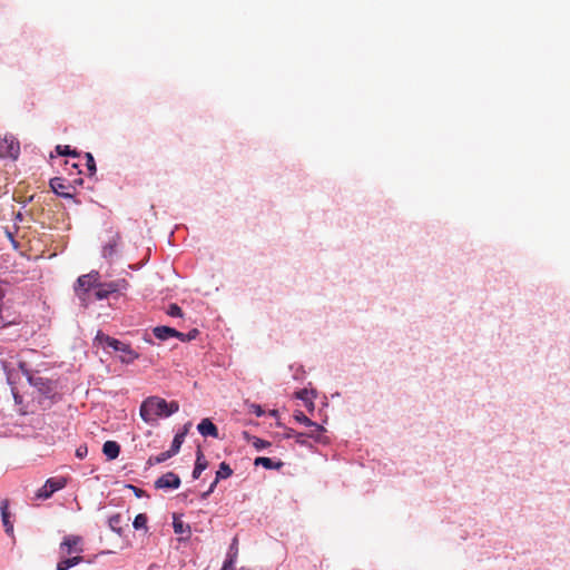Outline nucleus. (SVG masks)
<instances>
[{
    "instance_id": "nucleus-1",
    "label": "nucleus",
    "mask_w": 570,
    "mask_h": 570,
    "mask_svg": "<svg viewBox=\"0 0 570 570\" xmlns=\"http://www.w3.org/2000/svg\"><path fill=\"white\" fill-rule=\"evenodd\" d=\"M178 410L177 401L167 402L159 396H149L140 405V416L146 423H150L158 416H170Z\"/></svg>"
},
{
    "instance_id": "nucleus-2",
    "label": "nucleus",
    "mask_w": 570,
    "mask_h": 570,
    "mask_svg": "<svg viewBox=\"0 0 570 570\" xmlns=\"http://www.w3.org/2000/svg\"><path fill=\"white\" fill-rule=\"evenodd\" d=\"M95 341L104 346L111 347L114 351L120 352V361L122 363L130 364L139 357V354L134 351L129 344L106 335L101 331H98Z\"/></svg>"
},
{
    "instance_id": "nucleus-3",
    "label": "nucleus",
    "mask_w": 570,
    "mask_h": 570,
    "mask_svg": "<svg viewBox=\"0 0 570 570\" xmlns=\"http://www.w3.org/2000/svg\"><path fill=\"white\" fill-rule=\"evenodd\" d=\"M99 281L100 274L96 271L78 277L75 285V293L82 303H87L90 289H96Z\"/></svg>"
},
{
    "instance_id": "nucleus-4",
    "label": "nucleus",
    "mask_w": 570,
    "mask_h": 570,
    "mask_svg": "<svg viewBox=\"0 0 570 570\" xmlns=\"http://www.w3.org/2000/svg\"><path fill=\"white\" fill-rule=\"evenodd\" d=\"M128 286V283L125 279L108 282V283H101L98 282V285L96 286V289L94 292V297L97 301L106 299L111 294L118 293L120 291L126 289Z\"/></svg>"
},
{
    "instance_id": "nucleus-5",
    "label": "nucleus",
    "mask_w": 570,
    "mask_h": 570,
    "mask_svg": "<svg viewBox=\"0 0 570 570\" xmlns=\"http://www.w3.org/2000/svg\"><path fill=\"white\" fill-rule=\"evenodd\" d=\"M20 154V144L11 135L0 137V158L17 159Z\"/></svg>"
},
{
    "instance_id": "nucleus-6",
    "label": "nucleus",
    "mask_w": 570,
    "mask_h": 570,
    "mask_svg": "<svg viewBox=\"0 0 570 570\" xmlns=\"http://www.w3.org/2000/svg\"><path fill=\"white\" fill-rule=\"evenodd\" d=\"M66 483V479L63 478H50L37 491L36 497L43 500L49 499L56 491L63 489Z\"/></svg>"
},
{
    "instance_id": "nucleus-7",
    "label": "nucleus",
    "mask_w": 570,
    "mask_h": 570,
    "mask_svg": "<svg viewBox=\"0 0 570 570\" xmlns=\"http://www.w3.org/2000/svg\"><path fill=\"white\" fill-rule=\"evenodd\" d=\"M59 550L62 556L81 553L83 551L82 538L75 534L66 535L59 546Z\"/></svg>"
},
{
    "instance_id": "nucleus-8",
    "label": "nucleus",
    "mask_w": 570,
    "mask_h": 570,
    "mask_svg": "<svg viewBox=\"0 0 570 570\" xmlns=\"http://www.w3.org/2000/svg\"><path fill=\"white\" fill-rule=\"evenodd\" d=\"M180 478L174 472H167L155 481L156 489H178Z\"/></svg>"
},
{
    "instance_id": "nucleus-9",
    "label": "nucleus",
    "mask_w": 570,
    "mask_h": 570,
    "mask_svg": "<svg viewBox=\"0 0 570 570\" xmlns=\"http://www.w3.org/2000/svg\"><path fill=\"white\" fill-rule=\"evenodd\" d=\"M1 520L7 534H13V523L10 521L9 501L2 500L0 505Z\"/></svg>"
},
{
    "instance_id": "nucleus-10",
    "label": "nucleus",
    "mask_w": 570,
    "mask_h": 570,
    "mask_svg": "<svg viewBox=\"0 0 570 570\" xmlns=\"http://www.w3.org/2000/svg\"><path fill=\"white\" fill-rule=\"evenodd\" d=\"M154 335L160 340L166 341L170 337H183V333L169 326H156L154 330Z\"/></svg>"
},
{
    "instance_id": "nucleus-11",
    "label": "nucleus",
    "mask_w": 570,
    "mask_h": 570,
    "mask_svg": "<svg viewBox=\"0 0 570 570\" xmlns=\"http://www.w3.org/2000/svg\"><path fill=\"white\" fill-rule=\"evenodd\" d=\"M197 429L203 436L218 438V429L209 419L202 420Z\"/></svg>"
},
{
    "instance_id": "nucleus-12",
    "label": "nucleus",
    "mask_w": 570,
    "mask_h": 570,
    "mask_svg": "<svg viewBox=\"0 0 570 570\" xmlns=\"http://www.w3.org/2000/svg\"><path fill=\"white\" fill-rule=\"evenodd\" d=\"M102 453L108 460H115L120 453V446L116 441H106L102 445Z\"/></svg>"
},
{
    "instance_id": "nucleus-13",
    "label": "nucleus",
    "mask_w": 570,
    "mask_h": 570,
    "mask_svg": "<svg viewBox=\"0 0 570 570\" xmlns=\"http://www.w3.org/2000/svg\"><path fill=\"white\" fill-rule=\"evenodd\" d=\"M51 189L59 196L70 197L71 195L67 191V186L65 185V180L60 177H55L50 179Z\"/></svg>"
},
{
    "instance_id": "nucleus-14",
    "label": "nucleus",
    "mask_w": 570,
    "mask_h": 570,
    "mask_svg": "<svg viewBox=\"0 0 570 570\" xmlns=\"http://www.w3.org/2000/svg\"><path fill=\"white\" fill-rule=\"evenodd\" d=\"M206 468H207V462L204 458V454H203L202 450H198L195 468L193 471V479H195V480L198 479Z\"/></svg>"
},
{
    "instance_id": "nucleus-15",
    "label": "nucleus",
    "mask_w": 570,
    "mask_h": 570,
    "mask_svg": "<svg viewBox=\"0 0 570 570\" xmlns=\"http://www.w3.org/2000/svg\"><path fill=\"white\" fill-rule=\"evenodd\" d=\"M254 464L256 466L262 465V466H264L265 469H268V470H273V469L278 470V469H281L283 466V462L279 461V462L275 463L272 459L266 458V456H258V458H256L255 461H254Z\"/></svg>"
},
{
    "instance_id": "nucleus-16",
    "label": "nucleus",
    "mask_w": 570,
    "mask_h": 570,
    "mask_svg": "<svg viewBox=\"0 0 570 570\" xmlns=\"http://www.w3.org/2000/svg\"><path fill=\"white\" fill-rule=\"evenodd\" d=\"M82 560L83 558L79 554L71 558L62 559L57 563V570H68L71 567H75L82 562Z\"/></svg>"
},
{
    "instance_id": "nucleus-17",
    "label": "nucleus",
    "mask_w": 570,
    "mask_h": 570,
    "mask_svg": "<svg viewBox=\"0 0 570 570\" xmlns=\"http://www.w3.org/2000/svg\"><path fill=\"white\" fill-rule=\"evenodd\" d=\"M173 527L176 534H181L185 535L186 538L190 537V527L184 523L180 519L175 517Z\"/></svg>"
},
{
    "instance_id": "nucleus-18",
    "label": "nucleus",
    "mask_w": 570,
    "mask_h": 570,
    "mask_svg": "<svg viewBox=\"0 0 570 570\" xmlns=\"http://www.w3.org/2000/svg\"><path fill=\"white\" fill-rule=\"evenodd\" d=\"M122 515L120 513H116L111 515L108 520V524L112 531H115L118 534L122 533Z\"/></svg>"
},
{
    "instance_id": "nucleus-19",
    "label": "nucleus",
    "mask_w": 570,
    "mask_h": 570,
    "mask_svg": "<svg viewBox=\"0 0 570 570\" xmlns=\"http://www.w3.org/2000/svg\"><path fill=\"white\" fill-rule=\"evenodd\" d=\"M307 428H309V431L306 432V436L314 440H318L324 432V428L315 422H313V425H307Z\"/></svg>"
},
{
    "instance_id": "nucleus-20",
    "label": "nucleus",
    "mask_w": 570,
    "mask_h": 570,
    "mask_svg": "<svg viewBox=\"0 0 570 570\" xmlns=\"http://www.w3.org/2000/svg\"><path fill=\"white\" fill-rule=\"evenodd\" d=\"M184 436H185V434H184V433H181V434H176V435L174 436V440H173V442H171V446H170V449L168 450V453H170V455H171V456L179 452L180 446H181V444H183V442H184Z\"/></svg>"
},
{
    "instance_id": "nucleus-21",
    "label": "nucleus",
    "mask_w": 570,
    "mask_h": 570,
    "mask_svg": "<svg viewBox=\"0 0 570 570\" xmlns=\"http://www.w3.org/2000/svg\"><path fill=\"white\" fill-rule=\"evenodd\" d=\"M233 474V470L226 462L219 464V469L216 472L217 480L227 479Z\"/></svg>"
},
{
    "instance_id": "nucleus-22",
    "label": "nucleus",
    "mask_w": 570,
    "mask_h": 570,
    "mask_svg": "<svg viewBox=\"0 0 570 570\" xmlns=\"http://www.w3.org/2000/svg\"><path fill=\"white\" fill-rule=\"evenodd\" d=\"M170 458H171L170 453H168V451H165V452L159 453L158 455L150 456L148 459V464L149 465L159 464V463H163V462H165L166 460H168Z\"/></svg>"
},
{
    "instance_id": "nucleus-23",
    "label": "nucleus",
    "mask_w": 570,
    "mask_h": 570,
    "mask_svg": "<svg viewBox=\"0 0 570 570\" xmlns=\"http://www.w3.org/2000/svg\"><path fill=\"white\" fill-rule=\"evenodd\" d=\"M132 525L135 529H146L147 528V517L144 513L137 514L134 519Z\"/></svg>"
},
{
    "instance_id": "nucleus-24",
    "label": "nucleus",
    "mask_w": 570,
    "mask_h": 570,
    "mask_svg": "<svg viewBox=\"0 0 570 570\" xmlns=\"http://www.w3.org/2000/svg\"><path fill=\"white\" fill-rule=\"evenodd\" d=\"M56 151L61 156H72L77 157L79 154L76 150H71L69 146L58 145L56 147Z\"/></svg>"
},
{
    "instance_id": "nucleus-25",
    "label": "nucleus",
    "mask_w": 570,
    "mask_h": 570,
    "mask_svg": "<svg viewBox=\"0 0 570 570\" xmlns=\"http://www.w3.org/2000/svg\"><path fill=\"white\" fill-rule=\"evenodd\" d=\"M235 560H236V552L228 553L227 558H226V560H225V562L223 564L222 570H235L234 569ZM240 570H245V569H240Z\"/></svg>"
},
{
    "instance_id": "nucleus-26",
    "label": "nucleus",
    "mask_w": 570,
    "mask_h": 570,
    "mask_svg": "<svg viewBox=\"0 0 570 570\" xmlns=\"http://www.w3.org/2000/svg\"><path fill=\"white\" fill-rule=\"evenodd\" d=\"M294 419H295L297 422H299V423H302V424H304V425H306V426H307V425H313V421H312V420H309V419L304 414V412H302V411H296V412L294 413Z\"/></svg>"
},
{
    "instance_id": "nucleus-27",
    "label": "nucleus",
    "mask_w": 570,
    "mask_h": 570,
    "mask_svg": "<svg viewBox=\"0 0 570 570\" xmlns=\"http://www.w3.org/2000/svg\"><path fill=\"white\" fill-rule=\"evenodd\" d=\"M167 314L173 317H180L183 316V311L177 304H170Z\"/></svg>"
},
{
    "instance_id": "nucleus-28",
    "label": "nucleus",
    "mask_w": 570,
    "mask_h": 570,
    "mask_svg": "<svg viewBox=\"0 0 570 570\" xmlns=\"http://www.w3.org/2000/svg\"><path fill=\"white\" fill-rule=\"evenodd\" d=\"M86 159H87V164H86L87 168H88L90 175H94L96 173V163H95L94 156L90 153H87Z\"/></svg>"
},
{
    "instance_id": "nucleus-29",
    "label": "nucleus",
    "mask_w": 570,
    "mask_h": 570,
    "mask_svg": "<svg viewBox=\"0 0 570 570\" xmlns=\"http://www.w3.org/2000/svg\"><path fill=\"white\" fill-rule=\"evenodd\" d=\"M199 334V331L197 328H194L191 331H189L187 334L183 333V337H177L178 340H180L181 342H188V341H191V340H195Z\"/></svg>"
},
{
    "instance_id": "nucleus-30",
    "label": "nucleus",
    "mask_w": 570,
    "mask_h": 570,
    "mask_svg": "<svg viewBox=\"0 0 570 570\" xmlns=\"http://www.w3.org/2000/svg\"><path fill=\"white\" fill-rule=\"evenodd\" d=\"M271 443L268 441H265L263 439H259V438H254L253 440V446L256 449V450H263L267 446H269Z\"/></svg>"
},
{
    "instance_id": "nucleus-31",
    "label": "nucleus",
    "mask_w": 570,
    "mask_h": 570,
    "mask_svg": "<svg viewBox=\"0 0 570 570\" xmlns=\"http://www.w3.org/2000/svg\"><path fill=\"white\" fill-rule=\"evenodd\" d=\"M87 453H88V448L86 445H80L76 450V456L78 459H83L87 455Z\"/></svg>"
},
{
    "instance_id": "nucleus-32",
    "label": "nucleus",
    "mask_w": 570,
    "mask_h": 570,
    "mask_svg": "<svg viewBox=\"0 0 570 570\" xmlns=\"http://www.w3.org/2000/svg\"><path fill=\"white\" fill-rule=\"evenodd\" d=\"M115 246H116V244H109V245L105 246L104 247V256L105 257L112 256L115 253Z\"/></svg>"
},
{
    "instance_id": "nucleus-33",
    "label": "nucleus",
    "mask_w": 570,
    "mask_h": 570,
    "mask_svg": "<svg viewBox=\"0 0 570 570\" xmlns=\"http://www.w3.org/2000/svg\"><path fill=\"white\" fill-rule=\"evenodd\" d=\"M304 438H307L306 433H296L295 434V440L297 443H302V444L305 443Z\"/></svg>"
},
{
    "instance_id": "nucleus-34",
    "label": "nucleus",
    "mask_w": 570,
    "mask_h": 570,
    "mask_svg": "<svg viewBox=\"0 0 570 570\" xmlns=\"http://www.w3.org/2000/svg\"><path fill=\"white\" fill-rule=\"evenodd\" d=\"M130 489L134 490L135 494L138 497V498H141L142 495H145V491L142 489H139L137 487H134V485H130Z\"/></svg>"
},
{
    "instance_id": "nucleus-35",
    "label": "nucleus",
    "mask_w": 570,
    "mask_h": 570,
    "mask_svg": "<svg viewBox=\"0 0 570 570\" xmlns=\"http://www.w3.org/2000/svg\"><path fill=\"white\" fill-rule=\"evenodd\" d=\"M237 543H238L237 538H234L228 553H234V552L237 553V551H238Z\"/></svg>"
},
{
    "instance_id": "nucleus-36",
    "label": "nucleus",
    "mask_w": 570,
    "mask_h": 570,
    "mask_svg": "<svg viewBox=\"0 0 570 570\" xmlns=\"http://www.w3.org/2000/svg\"><path fill=\"white\" fill-rule=\"evenodd\" d=\"M296 396L301 400H306L307 397V391L306 390H301L296 393Z\"/></svg>"
},
{
    "instance_id": "nucleus-37",
    "label": "nucleus",
    "mask_w": 570,
    "mask_h": 570,
    "mask_svg": "<svg viewBox=\"0 0 570 570\" xmlns=\"http://www.w3.org/2000/svg\"><path fill=\"white\" fill-rule=\"evenodd\" d=\"M253 409L257 416H261L263 414V411L259 405H253Z\"/></svg>"
},
{
    "instance_id": "nucleus-38",
    "label": "nucleus",
    "mask_w": 570,
    "mask_h": 570,
    "mask_svg": "<svg viewBox=\"0 0 570 570\" xmlns=\"http://www.w3.org/2000/svg\"><path fill=\"white\" fill-rule=\"evenodd\" d=\"M219 482V480H217V476L215 478L214 482L210 483V487H209V492H213L217 485V483Z\"/></svg>"
},
{
    "instance_id": "nucleus-39",
    "label": "nucleus",
    "mask_w": 570,
    "mask_h": 570,
    "mask_svg": "<svg viewBox=\"0 0 570 570\" xmlns=\"http://www.w3.org/2000/svg\"><path fill=\"white\" fill-rule=\"evenodd\" d=\"M22 219H23L22 214H21L20 212H19V213H17V215H16V220L21 222Z\"/></svg>"
},
{
    "instance_id": "nucleus-40",
    "label": "nucleus",
    "mask_w": 570,
    "mask_h": 570,
    "mask_svg": "<svg viewBox=\"0 0 570 570\" xmlns=\"http://www.w3.org/2000/svg\"><path fill=\"white\" fill-rule=\"evenodd\" d=\"M212 492H209V490H207L206 492H204L202 494V499H206Z\"/></svg>"
}]
</instances>
